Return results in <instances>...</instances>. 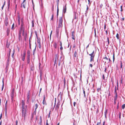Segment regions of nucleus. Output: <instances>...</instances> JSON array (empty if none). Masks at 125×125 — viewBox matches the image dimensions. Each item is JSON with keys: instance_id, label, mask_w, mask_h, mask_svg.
<instances>
[{"instance_id": "obj_55", "label": "nucleus", "mask_w": 125, "mask_h": 125, "mask_svg": "<svg viewBox=\"0 0 125 125\" xmlns=\"http://www.w3.org/2000/svg\"><path fill=\"white\" fill-rule=\"evenodd\" d=\"M9 45H8V44H7L6 45V47L7 48H8L9 47Z\"/></svg>"}, {"instance_id": "obj_17", "label": "nucleus", "mask_w": 125, "mask_h": 125, "mask_svg": "<svg viewBox=\"0 0 125 125\" xmlns=\"http://www.w3.org/2000/svg\"><path fill=\"white\" fill-rule=\"evenodd\" d=\"M59 8L58 7H57V18H58V13H59Z\"/></svg>"}, {"instance_id": "obj_52", "label": "nucleus", "mask_w": 125, "mask_h": 125, "mask_svg": "<svg viewBox=\"0 0 125 125\" xmlns=\"http://www.w3.org/2000/svg\"><path fill=\"white\" fill-rule=\"evenodd\" d=\"M60 49L61 51V52H62V50L63 49V48L62 46H61L60 48Z\"/></svg>"}, {"instance_id": "obj_42", "label": "nucleus", "mask_w": 125, "mask_h": 125, "mask_svg": "<svg viewBox=\"0 0 125 125\" xmlns=\"http://www.w3.org/2000/svg\"><path fill=\"white\" fill-rule=\"evenodd\" d=\"M101 123V120H100V122L98 123L96 125H100Z\"/></svg>"}, {"instance_id": "obj_8", "label": "nucleus", "mask_w": 125, "mask_h": 125, "mask_svg": "<svg viewBox=\"0 0 125 125\" xmlns=\"http://www.w3.org/2000/svg\"><path fill=\"white\" fill-rule=\"evenodd\" d=\"M66 5H65L63 7V12H64V13H65L66 11Z\"/></svg>"}, {"instance_id": "obj_10", "label": "nucleus", "mask_w": 125, "mask_h": 125, "mask_svg": "<svg viewBox=\"0 0 125 125\" xmlns=\"http://www.w3.org/2000/svg\"><path fill=\"white\" fill-rule=\"evenodd\" d=\"M59 105L60 104L59 103H57L55 107V109L56 110H58L59 108Z\"/></svg>"}, {"instance_id": "obj_53", "label": "nucleus", "mask_w": 125, "mask_h": 125, "mask_svg": "<svg viewBox=\"0 0 125 125\" xmlns=\"http://www.w3.org/2000/svg\"><path fill=\"white\" fill-rule=\"evenodd\" d=\"M61 64V61H60L59 62V63H58V65L59 66Z\"/></svg>"}, {"instance_id": "obj_21", "label": "nucleus", "mask_w": 125, "mask_h": 125, "mask_svg": "<svg viewBox=\"0 0 125 125\" xmlns=\"http://www.w3.org/2000/svg\"><path fill=\"white\" fill-rule=\"evenodd\" d=\"M38 106V105L37 104H35V106H34L35 111L36 110V109L37 108Z\"/></svg>"}, {"instance_id": "obj_40", "label": "nucleus", "mask_w": 125, "mask_h": 125, "mask_svg": "<svg viewBox=\"0 0 125 125\" xmlns=\"http://www.w3.org/2000/svg\"><path fill=\"white\" fill-rule=\"evenodd\" d=\"M22 31H21V30H20V31L19 32V33L18 35H21V33Z\"/></svg>"}, {"instance_id": "obj_57", "label": "nucleus", "mask_w": 125, "mask_h": 125, "mask_svg": "<svg viewBox=\"0 0 125 125\" xmlns=\"http://www.w3.org/2000/svg\"><path fill=\"white\" fill-rule=\"evenodd\" d=\"M35 33L36 34V35L37 37V32L36 31H35Z\"/></svg>"}, {"instance_id": "obj_14", "label": "nucleus", "mask_w": 125, "mask_h": 125, "mask_svg": "<svg viewBox=\"0 0 125 125\" xmlns=\"http://www.w3.org/2000/svg\"><path fill=\"white\" fill-rule=\"evenodd\" d=\"M30 91H29L27 95V99H29L30 98Z\"/></svg>"}, {"instance_id": "obj_43", "label": "nucleus", "mask_w": 125, "mask_h": 125, "mask_svg": "<svg viewBox=\"0 0 125 125\" xmlns=\"http://www.w3.org/2000/svg\"><path fill=\"white\" fill-rule=\"evenodd\" d=\"M115 55L114 54H113V62H114V60H115Z\"/></svg>"}, {"instance_id": "obj_31", "label": "nucleus", "mask_w": 125, "mask_h": 125, "mask_svg": "<svg viewBox=\"0 0 125 125\" xmlns=\"http://www.w3.org/2000/svg\"><path fill=\"white\" fill-rule=\"evenodd\" d=\"M83 93L84 95V96L85 97V92L84 91V89L83 88Z\"/></svg>"}, {"instance_id": "obj_7", "label": "nucleus", "mask_w": 125, "mask_h": 125, "mask_svg": "<svg viewBox=\"0 0 125 125\" xmlns=\"http://www.w3.org/2000/svg\"><path fill=\"white\" fill-rule=\"evenodd\" d=\"M55 60L54 62V65L56 63V61L58 59V56L57 54H55Z\"/></svg>"}, {"instance_id": "obj_59", "label": "nucleus", "mask_w": 125, "mask_h": 125, "mask_svg": "<svg viewBox=\"0 0 125 125\" xmlns=\"http://www.w3.org/2000/svg\"><path fill=\"white\" fill-rule=\"evenodd\" d=\"M104 59H106L107 60H108V59L106 57H104Z\"/></svg>"}, {"instance_id": "obj_1", "label": "nucleus", "mask_w": 125, "mask_h": 125, "mask_svg": "<svg viewBox=\"0 0 125 125\" xmlns=\"http://www.w3.org/2000/svg\"><path fill=\"white\" fill-rule=\"evenodd\" d=\"M58 22L59 23L58 28H61L62 26L63 19L62 17H61L59 18Z\"/></svg>"}, {"instance_id": "obj_36", "label": "nucleus", "mask_w": 125, "mask_h": 125, "mask_svg": "<svg viewBox=\"0 0 125 125\" xmlns=\"http://www.w3.org/2000/svg\"><path fill=\"white\" fill-rule=\"evenodd\" d=\"M116 37L118 39H119V34L118 33L116 35Z\"/></svg>"}, {"instance_id": "obj_15", "label": "nucleus", "mask_w": 125, "mask_h": 125, "mask_svg": "<svg viewBox=\"0 0 125 125\" xmlns=\"http://www.w3.org/2000/svg\"><path fill=\"white\" fill-rule=\"evenodd\" d=\"M53 46L55 49H56L57 48V44L55 42L53 44Z\"/></svg>"}, {"instance_id": "obj_49", "label": "nucleus", "mask_w": 125, "mask_h": 125, "mask_svg": "<svg viewBox=\"0 0 125 125\" xmlns=\"http://www.w3.org/2000/svg\"><path fill=\"white\" fill-rule=\"evenodd\" d=\"M122 7H123V6L122 5L121 6H120V8H121V11H122L123 10L122 9Z\"/></svg>"}, {"instance_id": "obj_58", "label": "nucleus", "mask_w": 125, "mask_h": 125, "mask_svg": "<svg viewBox=\"0 0 125 125\" xmlns=\"http://www.w3.org/2000/svg\"><path fill=\"white\" fill-rule=\"evenodd\" d=\"M35 48L33 51V55H34V52H35Z\"/></svg>"}, {"instance_id": "obj_26", "label": "nucleus", "mask_w": 125, "mask_h": 125, "mask_svg": "<svg viewBox=\"0 0 125 125\" xmlns=\"http://www.w3.org/2000/svg\"><path fill=\"white\" fill-rule=\"evenodd\" d=\"M121 112H119V117L120 119L121 118Z\"/></svg>"}, {"instance_id": "obj_56", "label": "nucleus", "mask_w": 125, "mask_h": 125, "mask_svg": "<svg viewBox=\"0 0 125 125\" xmlns=\"http://www.w3.org/2000/svg\"><path fill=\"white\" fill-rule=\"evenodd\" d=\"M76 16L75 15V16H74V20H75V19H76Z\"/></svg>"}, {"instance_id": "obj_12", "label": "nucleus", "mask_w": 125, "mask_h": 125, "mask_svg": "<svg viewBox=\"0 0 125 125\" xmlns=\"http://www.w3.org/2000/svg\"><path fill=\"white\" fill-rule=\"evenodd\" d=\"M21 103L22 104V108H26V107H24V106L25 105V103L24 101L23 100H22L21 101Z\"/></svg>"}, {"instance_id": "obj_28", "label": "nucleus", "mask_w": 125, "mask_h": 125, "mask_svg": "<svg viewBox=\"0 0 125 125\" xmlns=\"http://www.w3.org/2000/svg\"><path fill=\"white\" fill-rule=\"evenodd\" d=\"M31 23L32 24V27H34V21L32 20L31 21Z\"/></svg>"}, {"instance_id": "obj_64", "label": "nucleus", "mask_w": 125, "mask_h": 125, "mask_svg": "<svg viewBox=\"0 0 125 125\" xmlns=\"http://www.w3.org/2000/svg\"><path fill=\"white\" fill-rule=\"evenodd\" d=\"M90 66L91 67V68L92 67H93L92 65L91 64H90Z\"/></svg>"}, {"instance_id": "obj_13", "label": "nucleus", "mask_w": 125, "mask_h": 125, "mask_svg": "<svg viewBox=\"0 0 125 125\" xmlns=\"http://www.w3.org/2000/svg\"><path fill=\"white\" fill-rule=\"evenodd\" d=\"M18 24L19 25H20V17L19 16H18Z\"/></svg>"}, {"instance_id": "obj_32", "label": "nucleus", "mask_w": 125, "mask_h": 125, "mask_svg": "<svg viewBox=\"0 0 125 125\" xmlns=\"http://www.w3.org/2000/svg\"><path fill=\"white\" fill-rule=\"evenodd\" d=\"M21 36V35H18V40L19 41H20Z\"/></svg>"}, {"instance_id": "obj_19", "label": "nucleus", "mask_w": 125, "mask_h": 125, "mask_svg": "<svg viewBox=\"0 0 125 125\" xmlns=\"http://www.w3.org/2000/svg\"><path fill=\"white\" fill-rule=\"evenodd\" d=\"M21 7H23L24 9L25 8V5L24 4V3H22L21 5Z\"/></svg>"}, {"instance_id": "obj_51", "label": "nucleus", "mask_w": 125, "mask_h": 125, "mask_svg": "<svg viewBox=\"0 0 125 125\" xmlns=\"http://www.w3.org/2000/svg\"><path fill=\"white\" fill-rule=\"evenodd\" d=\"M5 2H4V4L2 6V10H3V8L4 6V5H5Z\"/></svg>"}, {"instance_id": "obj_38", "label": "nucleus", "mask_w": 125, "mask_h": 125, "mask_svg": "<svg viewBox=\"0 0 125 125\" xmlns=\"http://www.w3.org/2000/svg\"><path fill=\"white\" fill-rule=\"evenodd\" d=\"M53 16H54V15L53 14H52V18L51 20V21L53 20Z\"/></svg>"}, {"instance_id": "obj_35", "label": "nucleus", "mask_w": 125, "mask_h": 125, "mask_svg": "<svg viewBox=\"0 0 125 125\" xmlns=\"http://www.w3.org/2000/svg\"><path fill=\"white\" fill-rule=\"evenodd\" d=\"M120 62V68H122V62L121 61Z\"/></svg>"}, {"instance_id": "obj_33", "label": "nucleus", "mask_w": 125, "mask_h": 125, "mask_svg": "<svg viewBox=\"0 0 125 125\" xmlns=\"http://www.w3.org/2000/svg\"><path fill=\"white\" fill-rule=\"evenodd\" d=\"M76 55H77V53L75 51L74 52V57H76Z\"/></svg>"}, {"instance_id": "obj_61", "label": "nucleus", "mask_w": 125, "mask_h": 125, "mask_svg": "<svg viewBox=\"0 0 125 125\" xmlns=\"http://www.w3.org/2000/svg\"><path fill=\"white\" fill-rule=\"evenodd\" d=\"M103 79H104L105 77L104 74L103 75Z\"/></svg>"}, {"instance_id": "obj_46", "label": "nucleus", "mask_w": 125, "mask_h": 125, "mask_svg": "<svg viewBox=\"0 0 125 125\" xmlns=\"http://www.w3.org/2000/svg\"><path fill=\"white\" fill-rule=\"evenodd\" d=\"M115 94H116V93H117L116 92V86H115Z\"/></svg>"}, {"instance_id": "obj_29", "label": "nucleus", "mask_w": 125, "mask_h": 125, "mask_svg": "<svg viewBox=\"0 0 125 125\" xmlns=\"http://www.w3.org/2000/svg\"><path fill=\"white\" fill-rule=\"evenodd\" d=\"M42 72H41L40 73V78L41 79V78H42Z\"/></svg>"}, {"instance_id": "obj_47", "label": "nucleus", "mask_w": 125, "mask_h": 125, "mask_svg": "<svg viewBox=\"0 0 125 125\" xmlns=\"http://www.w3.org/2000/svg\"><path fill=\"white\" fill-rule=\"evenodd\" d=\"M7 35H9V33L10 32V31L9 30H7Z\"/></svg>"}, {"instance_id": "obj_5", "label": "nucleus", "mask_w": 125, "mask_h": 125, "mask_svg": "<svg viewBox=\"0 0 125 125\" xmlns=\"http://www.w3.org/2000/svg\"><path fill=\"white\" fill-rule=\"evenodd\" d=\"M14 95V90L13 89L11 91V100L12 101H13V97Z\"/></svg>"}, {"instance_id": "obj_50", "label": "nucleus", "mask_w": 125, "mask_h": 125, "mask_svg": "<svg viewBox=\"0 0 125 125\" xmlns=\"http://www.w3.org/2000/svg\"><path fill=\"white\" fill-rule=\"evenodd\" d=\"M8 24V22L7 21L6 22H5V25L7 26Z\"/></svg>"}, {"instance_id": "obj_6", "label": "nucleus", "mask_w": 125, "mask_h": 125, "mask_svg": "<svg viewBox=\"0 0 125 125\" xmlns=\"http://www.w3.org/2000/svg\"><path fill=\"white\" fill-rule=\"evenodd\" d=\"M20 30L22 31V34L23 35L24 32V27L23 26H21L20 27Z\"/></svg>"}, {"instance_id": "obj_48", "label": "nucleus", "mask_w": 125, "mask_h": 125, "mask_svg": "<svg viewBox=\"0 0 125 125\" xmlns=\"http://www.w3.org/2000/svg\"><path fill=\"white\" fill-rule=\"evenodd\" d=\"M52 31H51L50 34V40H51V35H52Z\"/></svg>"}, {"instance_id": "obj_11", "label": "nucleus", "mask_w": 125, "mask_h": 125, "mask_svg": "<svg viewBox=\"0 0 125 125\" xmlns=\"http://www.w3.org/2000/svg\"><path fill=\"white\" fill-rule=\"evenodd\" d=\"M25 52H23V55L22 56V60L23 61H24L25 57Z\"/></svg>"}, {"instance_id": "obj_62", "label": "nucleus", "mask_w": 125, "mask_h": 125, "mask_svg": "<svg viewBox=\"0 0 125 125\" xmlns=\"http://www.w3.org/2000/svg\"><path fill=\"white\" fill-rule=\"evenodd\" d=\"M45 95H44L43 96V100H45Z\"/></svg>"}, {"instance_id": "obj_9", "label": "nucleus", "mask_w": 125, "mask_h": 125, "mask_svg": "<svg viewBox=\"0 0 125 125\" xmlns=\"http://www.w3.org/2000/svg\"><path fill=\"white\" fill-rule=\"evenodd\" d=\"M42 118L41 116L40 117L39 122L38 123V124L39 125H41L42 122Z\"/></svg>"}, {"instance_id": "obj_44", "label": "nucleus", "mask_w": 125, "mask_h": 125, "mask_svg": "<svg viewBox=\"0 0 125 125\" xmlns=\"http://www.w3.org/2000/svg\"><path fill=\"white\" fill-rule=\"evenodd\" d=\"M2 82H3V85H2V90L3 89V87H4V83H3V81H2Z\"/></svg>"}, {"instance_id": "obj_18", "label": "nucleus", "mask_w": 125, "mask_h": 125, "mask_svg": "<svg viewBox=\"0 0 125 125\" xmlns=\"http://www.w3.org/2000/svg\"><path fill=\"white\" fill-rule=\"evenodd\" d=\"M21 26H24V23L23 19H22L21 20Z\"/></svg>"}, {"instance_id": "obj_37", "label": "nucleus", "mask_w": 125, "mask_h": 125, "mask_svg": "<svg viewBox=\"0 0 125 125\" xmlns=\"http://www.w3.org/2000/svg\"><path fill=\"white\" fill-rule=\"evenodd\" d=\"M23 77H22L21 78V83L22 84V83L23 81Z\"/></svg>"}, {"instance_id": "obj_41", "label": "nucleus", "mask_w": 125, "mask_h": 125, "mask_svg": "<svg viewBox=\"0 0 125 125\" xmlns=\"http://www.w3.org/2000/svg\"><path fill=\"white\" fill-rule=\"evenodd\" d=\"M10 52H11V50L10 49V51H9V56H8V58H9V57H10Z\"/></svg>"}, {"instance_id": "obj_2", "label": "nucleus", "mask_w": 125, "mask_h": 125, "mask_svg": "<svg viewBox=\"0 0 125 125\" xmlns=\"http://www.w3.org/2000/svg\"><path fill=\"white\" fill-rule=\"evenodd\" d=\"M27 106H26V108H22V117H24V119H25V116H26V108H27Z\"/></svg>"}, {"instance_id": "obj_25", "label": "nucleus", "mask_w": 125, "mask_h": 125, "mask_svg": "<svg viewBox=\"0 0 125 125\" xmlns=\"http://www.w3.org/2000/svg\"><path fill=\"white\" fill-rule=\"evenodd\" d=\"M75 37L74 36V34H72V38L74 40H75Z\"/></svg>"}, {"instance_id": "obj_60", "label": "nucleus", "mask_w": 125, "mask_h": 125, "mask_svg": "<svg viewBox=\"0 0 125 125\" xmlns=\"http://www.w3.org/2000/svg\"><path fill=\"white\" fill-rule=\"evenodd\" d=\"M76 104V103L75 102H74V103H73V105H74V107L75 106V105Z\"/></svg>"}, {"instance_id": "obj_16", "label": "nucleus", "mask_w": 125, "mask_h": 125, "mask_svg": "<svg viewBox=\"0 0 125 125\" xmlns=\"http://www.w3.org/2000/svg\"><path fill=\"white\" fill-rule=\"evenodd\" d=\"M107 110H106L104 112V114H105V118H106V115H107Z\"/></svg>"}, {"instance_id": "obj_20", "label": "nucleus", "mask_w": 125, "mask_h": 125, "mask_svg": "<svg viewBox=\"0 0 125 125\" xmlns=\"http://www.w3.org/2000/svg\"><path fill=\"white\" fill-rule=\"evenodd\" d=\"M115 94V99H114V100H115V101L117 99V93H116V94Z\"/></svg>"}, {"instance_id": "obj_63", "label": "nucleus", "mask_w": 125, "mask_h": 125, "mask_svg": "<svg viewBox=\"0 0 125 125\" xmlns=\"http://www.w3.org/2000/svg\"><path fill=\"white\" fill-rule=\"evenodd\" d=\"M46 125H48V120H47L46 121Z\"/></svg>"}, {"instance_id": "obj_22", "label": "nucleus", "mask_w": 125, "mask_h": 125, "mask_svg": "<svg viewBox=\"0 0 125 125\" xmlns=\"http://www.w3.org/2000/svg\"><path fill=\"white\" fill-rule=\"evenodd\" d=\"M34 69V67L33 66H31V70L33 71Z\"/></svg>"}, {"instance_id": "obj_4", "label": "nucleus", "mask_w": 125, "mask_h": 125, "mask_svg": "<svg viewBox=\"0 0 125 125\" xmlns=\"http://www.w3.org/2000/svg\"><path fill=\"white\" fill-rule=\"evenodd\" d=\"M30 55L31 52L30 51L28 50L27 52V60L28 64L30 62Z\"/></svg>"}, {"instance_id": "obj_27", "label": "nucleus", "mask_w": 125, "mask_h": 125, "mask_svg": "<svg viewBox=\"0 0 125 125\" xmlns=\"http://www.w3.org/2000/svg\"><path fill=\"white\" fill-rule=\"evenodd\" d=\"M125 107V104H123L122 106V109H124Z\"/></svg>"}, {"instance_id": "obj_54", "label": "nucleus", "mask_w": 125, "mask_h": 125, "mask_svg": "<svg viewBox=\"0 0 125 125\" xmlns=\"http://www.w3.org/2000/svg\"><path fill=\"white\" fill-rule=\"evenodd\" d=\"M2 113H1V114L0 116V120L1 119L2 117Z\"/></svg>"}, {"instance_id": "obj_30", "label": "nucleus", "mask_w": 125, "mask_h": 125, "mask_svg": "<svg viewBox=\"0 0 125 125\" xmlns=\"http://www.w3.org/2000/svg\"><path fill=\"white\" fill-rule=\"evenodd\" d=\"M87 8H86V10L85 11V12L86 13H88V5H87Z\"/></svg>"}, {"instance_id": "obj_23", "label": "nucleus", "mask_w": 125, "mask_h": 125, "mask_svg": "<svg viewBox=\"0 0 125 125\" xmlns=\"http://www.w3.org/2000/svg\"><path fill=\"white\" fill-rule=\"evenodd\" d=\"M42 103L43 105L45 104V105H46V103L45 100H43Z\"/></svg>"}, {"instance_id": "obj_3", "label": "nucleus", "mask_w": 125, "mask_h": 125, "mask_svg": "<svg viewBox=\"0 0 125 125\" xmlns=\"http://www.w3.org/2000/svg\"><path fill=\"white\" fill-rule=\"evenodd\" d=\"M91 56L90 62L94 61V58L95 56L94 51H93L92 52L89 54Z\"/></svg>"}, {"instance_id": "obj_34", "label": "nucleus", "mask_w": 125, "mask_h": 125, "mask_svg": "<svg viewBox=\"0 0 125 125\" xmlns=\"http://www.w3.org/2000/svg\"><path fill=\"white\" fill-rule=\"evenodd\" d=\"M57 3V7H58L59 0H55Z\"/></svg>"}, {"instance_id": "obj_45", "label": "nucleus", "mask_w": 125, "mask_h": 125, "mask_svg": "<svg viewBox=\"0 0 125 125\" xmlns=\"http://www.w3.org/2000/svg\"><path fill=\"white\" fill-rule=\"evenodd\" d=\"M51 111H49V114L48 115V118L49 117H50V114H51Z\"/></svg>"}, {"instance_id": "obj_39", "label": "nucleus", "mask_w": 125, "mask_h": 125, "mask_svg": "<svg viewBox=\"0 0 125 125\" xmlns=\"http://www.w3.org/2000/svg\"><path fill=\"white\" fill-rule=\"evenodd\" d=\"M29 99H27L26 103L27 104H28L29 103Z\"/></svg>"}, {"instance_id": "obj_24", "label": "nucleus", "mask_w": 125, "mask_h": 125, "mask_svg": "<svg viewBox=\"0 0 125 125\" xmlns=\"http://www.w3.org/2000/svg\"><path fill=\"white\" fill-rule=\"evenodd\" d=\"M14 23H13V24L12 25V27H11V30H13L14 29Z\"/></svg>"}]
</instances>
